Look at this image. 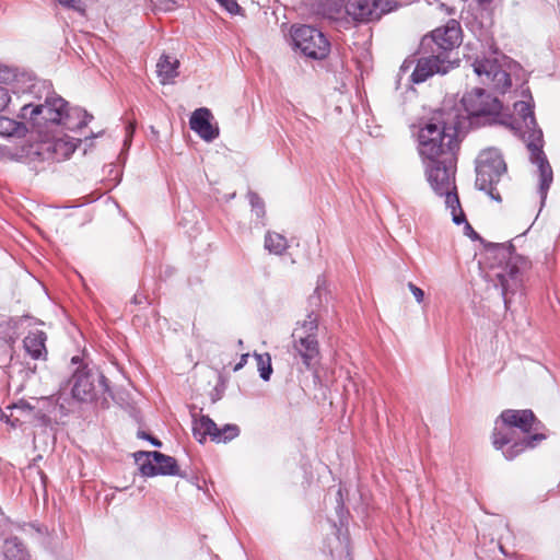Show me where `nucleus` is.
<instances>
[{
    "instance_id": "423d86ee",
    "label": "nucleus",
    "mask_w": 560,
    "mask_h": 560,
    "mask_svg": "<svg viewBox=\"0 0 560 560\" xmlns=\"http://www.w3.org/2000/svg\"><path fill=\"white\" fill-rule=\"evenodd\" d=\"M71 363L77 366L71 378L74 399L90 402L98 397L106 399L107 393L110 395L107 378L98 370L88 368L79 355H74Z\"/></svg>"
},
{
    "instance_id": "a19ab883",
    "label": "nucleus",
    "mask_w": 560,
    "mask_h": 560,
    "mask_svg": "<svg viewBox=\"0 0 560 560\" xmlns=\"http://www.w3.org/2000/svg\"><path fill=\"white\" fill-rule=\"evenodd\" d=\"M480 4L490 3L492 0H477Z\"/></svg>"
},
{
    "instance_id": "9b49d317",
    "label": "nucleus",
    "mask_w": 560,
    "mask_h": 560,
    "mask_svg": "<svg viewBox=\"0 0 560 560\" xmlns=\"http://www.w3.org/2000/svg\"><path fill=\"white\" fill-rule=\"evenodd\" d=\"M135 460L143 477L177 476L186 478L187 474L179 469L177 460L158 451L135 453Z\"/></svg>"
},
{
    "instance_id": "393cba45",
    "label": "nucleus",
    "mask_w": 560,
    "mask_h": 560,
    "mask_svg": "<svg viewBox=\"0 0 560 560\" xmlns=\"http://www.w3.org/2000/svg\"><path fill=\"white\" fill-rule=\"evenodd\" d=\"M3 555L5 560H31L27 549L18 537L5 539Z\"/></svg>"
},
{
    "instance_id": "7ed1b4c3",
    "label": "nucleus",
    "mask_w": 560,
    "mask_h": 560,
    "mask_svg": "<svg viewBox=\"0 0 560 560\" xmlns=\"http://www.w3.org/2000/svg\"><path fill=\"white\" fill-rule=\"evenodd\" d=\"M439 114L420 124L417 141L422 162L455 156L459 149L458 132L463 122L457 113Z\"/></svg>"
},
{
    "instance_id": "c756f323",
    "label": "nucleus",
    "mask_w": 560,
    "mask_h": 560,
    "mask_svg": "<svg viewBox=\"0 0 560 560\" xmlns=\"http://www.w3.org/2000/svg\"><path fill=\"white\" fill-rule=\"evenodd\" d=\"M247 199L252 208V212L256 217L257 220L262 221L266 215V209H265V202L259 197V195L253 190H249L247 192ZM261 225H265L264 222H261Z\"/></svg>"
},
{
    "instance_id": "39448f33",
    "label": "nucleus",
    "mask_w": 560,
    "mask_h": 560,
    "mask_svg": "<svg viewBox=\"0 0 560 560\" xmlns=\"http://www.w3.org/2000/svg\"><path fill=\"white\" fill-rule=\"evenodd\" d=\"M456 163V155L422 162L427 182L436 196L445 198L447 209L459 208L455 182Z\"/></svg>"
},
{
    "instance_id": "2f4dec72",
    "label": "nucleus",
    "mask_w": 560,
    "mask_h": 560,
    "mask_svg": "<svg viewBox=\"0 0 560 560\" xmlns=\"http://www.w3.org/2000/svg\"><path fill=\"white\" fill-rule=\"evenodd\" d=\"M153 12H171L179 7V0H150Z\"/></svg>"
},
{
    "instance_id": "5701e85b",
    "label": "nucleus",
    "mask_w": 560,
    "mask_h": 560,
    "mask_svg": "<svg viewBox=\"0 0 560 560\" xmlns=\"http://www.w3.org/2000/svg\"><path fill=\"white\" fill-rule=\"evenodd\" d=\"M179 61L175 57L162 55L156 63V72L162 84L171 83L178 75Z\"/></svg>"
},
{
    "instance_id": "cd10ccee",
    "label": "nucleus",
    "mask_w": 560,
    "mask_h": 560,
    "mask_svg": "<svg viewBox=\"0 0 560 560\" xmlns=\"http://www.w3.org/2000/svg\"><path fill=\"white\" fill-rule=\"evenodd\" d=\"M450 210H451V214H452V221L456 225L465 224V226H464L465 235L469 236L472 240L479 237V235L475 232L472 226L467 221L466 215H465L460 205H459V208H454V209H450Z\"/></svg>"
},
{
    "instance_id": "c9c22d12",
    "label": "nucleus",
    "mask_w": 560,
    "mask_h": 560,
    "mask_svg": "<svg viewBox=\"0 0 560 560\" xmlns=\"http://www.w3.org/2000/svg\"><path fill=\"white\" fill-rule=\"evenodd\" d=\"M137 436L142 440L149 441L153 446L161 447L162 442L144 431H138Z\"/></svg>"
},
{
    "instance_id": "f257e3e1",
    "label": "nucleus",
    "mask_w": 560,
    "mask_h": 560,
    "mask_svg": "<svg viewBox=\"0 0 560 560\" xmlns=\"http://www.w3.org/2000/svg\"><path fill=\"white\" fill-rule=\"evenodd\" d=\"M18 118L25 120L39 136L78 131L93 119L85 109L70 106L48 80H36L22 97Z\"/></svg>"
},
{
    "instance_id": "9d476101",
    "label": "nucleus",
    "mask_w": 560,
    "mask_h": 560,
    "mask_svg": "<svg viewBox=\"0 0 560 560\" xmlns=\"http://www.w3.org/2000/svg\"><path fill=\"white\" fill-rule=\"evenodd\" d=\"M518 431L510 424L502 422L500 417L495 421L492 432V444L497 450H502L506 459L512 460L527 448H534L546 439L542 433H534L520 438Z\"/></svg>"
},
{
    "instance_id": "c03bdc74",
    "label": "nucleus",
    "mask_w": 560,
    "mask_h": 560,
    "mask_svg": "<svg viewBox=\"0 0 560 560\" xmlns=\"http://www.w3.org/2000/svg\"><path fill=\"white\" fill-rule=\"evenodd\" d=\"M40 478L43 481H45V475L43 472H40Z\"/></svg>"
},
{
    "instance_id": "f8f14e48",
    "label": "nucleus",
    "mask_w": 560,
    "mask_h": 560,
    "mask_svg": "<svg viewBox=\"0 0 560 560\" xmlns=\"http://www.w3.org/2000/svg\"><path fill=\"white\" fill-rule=\"evenodd\" d=\"M294 47L311 59L320 60L328 56L330 43L317 28L310 25H301L292 28Z\"/></svg>"
},
{
    "instance_id": "58836bf2",
    "label": "nucleus",
    "mask_w": 560,
    "mask_h": 560,
    "mask_svg": "<svg viewBox=\"0 0 560 560\" xmlns=\"http://www.w3.org/2000/svg\"><path fill=\"white\" fill-rule=\"evenodd\" d=\"M249 354L248 353H244L241 355V359L240 361L236 363V365L234 366V371H238L241 370L246 363H247V359H248Z\"/></svg>"
},
{
    "instance_id": "79ce46f5",
    "label": "nucleus",
    "mask_w": 560,
    "mask_h": 560,
    "mask_svg": "<svg viewBox=\"0 0 560 560\" xmlns=\"http://www.w3.org/2000/svg\"><path fill=\"white\" fill-rule=\"evenodd\" d=\"M132 302H133L135 304L141 303V301L138 299V296H137V295H135V296H133Z\"/></svg>"
},
{
    "instance_id": "b1692460",
    "label": "nucleus",
    "mask_w": 560,
    "mask_h": 560,
    "mask_svg": "<svg viewBox=\"0 0 560 560\" xmlns=\"http://www.w3.org/2000/svg\"><path fill=\"white\" fill-rule=\"evenodd\" d=\"M215 432L217 423L209 416H201L199 419H194L192 435L199 443L206 442L208 436L214 441Z\"/></svg>"
},
{
    "instance_id": "a878e982",
    "label": "nucleus",
    "mask_w": 560,
    "mask_h": 560,
    "mask_svg": "<svg viewBox=\"0 0 560 560\" xmlns=\"http://www.w3.org/2000/svg\"><path fill=\"white\" fill-rule=\"evenodd\" d=\"M289 247L287 238L276 232H267L265 235V248L273 255H282Z\"/></svg>"
},
{
    "instance_id": "f704fd0d",
    "label": "nucleus",
    "mask_w": 560,
    "mask_h": 560,
    "mask_svg": "<svg viewBox=\"0 0 560 560\" xmlns=\"http://www.w3.org/2000/svg\"><path fill=\"white\" fill-rule=\"evenodd\" d=\"M408 288H409L410 292L412 293V295L415 296L416 301L418 303H421L424 299L423 290L420 289L419 287H417L416 284H413L412 282L408 283Z\"/></svg>"
},
{
    "instance_id": "6ab92c4d",
    "label": "nucleus",
    "mask_w": 560,
    "mask_h": 560,
    "mask_svg": "<svg viewBox=\"0 0 560 560\" xmlns=\"http://www.w3.org/2000/svg\"><path fill=\"white\" fill-rule=\"evenodd\" d=\"M212 118L209 108L200 107L192 112L189 119L190 129L207 142H212L220 135L219 127L211 124Z\"/></svg>"
},
{
    "instance_id": "37998d69",
    "label": "nucleus",
    "mask_w": 560,
    "mask_h": 560,
    "mask_svg": "<svg viewBox=\"0 0 560 560\" xmlns=\"http://www.w3.org/2000/svg\"><path fill=\"white\" fill-rule=\"evenodd\" d=\"M353 387H354L355 393H358L359 388H358V385L355 383H353Z\"/></svg>"
},
{
    "instance_id": "1a4fd4ad",
    "label": "nucleus",
    "mask_w": 560,
    "mask_h": 560,
    "mask_svg": "<svg viewBox=\"0 0 560 560\" xmlns=\"http://www.w3.org/2000/svg\"><path fill=\"white\" fill-rule=\"evenodd\" d=\"M317 331L318 316L314 312H310L304 320L298 322L292 332L294 353L301 358L307 370L312 369L319 357Z\"/></svg>"
},
{
    "instance_id": "4468645a",
    "label": "nucleus",
    "mask_w": 560,
    "mask_h": 560,
    "mask_svg": "<svg viewBox=\"0 0 560 560\" xmlns=\"http://www.w3.org/2000/svg\"><path fill=\"white\" fill-rule=\"evenodd\" d=\"M472 68L481 83L497 92L505 93L512 85L511 75L502 69L497 59L476 58Z\"/></svg>"
},
{
    "instance_id": "6e6552de",
    "label": "nucleus",
    "mask_w": 560,
    "mask_h": 560,
    "mask_svg": "<svg viewBox=\"0 0 560 560\" xmlns=\"http://www.w3.org/2000/svg\"><path fill=\"white\" fill-rule=\"evenodd\" d=\"M462 43V27L458 21L450 20L441 27L435 28L430 35L422 38L421 47L424 52L432 55L436 60H447L451 68L456 63L452 55Z\"/></svg>"
},
{
    "instance_id": "473e14b6",
    "label": "nucleus",
    "mask_w": 560,
    "mask_h": 560,
    "mask_svg": "<svg viewBox=\"0 0 560 560\" xmlns=\"http://www.w3.org/2000/svg\"><path fill=\"white\" fill-rule=\"evenodd\" d=\"M60 5L66 9L73 10L81 15L85 14V4L82 0H56Z\"/></svg>"
},
{
    "instance_id": "aec40b11",
    "label": "nucleus",
    "mask_w": 560,
    "mask_h": 560,
    "mask_svg": "<svg viewBox=\"0 0 560 560\" xmlns=\"http://www.w3.org/2000/svg\"><path fill=\"white\" fill-rule=\"evenodd\" d=\"M452 68L448 65L447 60L434 58L429 54L428 57L419 58L417 65L410 75V79L413 83L419 84L424 82L428 78L432 77L435 73L445 74Z\"/></svg>"
},
{
    "instance_id": "2eb2a0df",
    "label": "nucleus",
    "mask_w": 560,
    "mask_h": 560,
    "mask_svg": "<svg viewBox=\"0 0 560 560\" xmlns=\"http://www.w3.org/2000/svg\"><path fill=\"white\" fill-rule=\"evenodd\" d=\"M13 113H15V102L9 89L0 84V137L22 138L27 133L28 124L25 120H16L5 115Z\"/></svg>"
},
{
    "instance_id": "4c0bfd02",
    "label": "nucleus",
    "mask_w": 560,
    "mask_h": 560,
    "mask_svg": "<svg viewBox=\"0 0 560 560\" xmlns=\"http://www.w3.org/2000/svg\"><path fill=\"white\" fill-rule=\"evenodd\" d=\"M324 283H325V279L319 277L318 280H317V287L315 289L314 295L311 296L312 301L314 299L319 300L320 288H322V284H324Z\"/></svg>"
},
{
    "instance_id": "72a5a7b5",
    "label": "nucleus",
    "mask_w": 560,
    "mask_h": 560,
    "mask_svg": "<svg viewBox=\"0 0 560 560\" xmlns=\"http://www.w3.org/2000/svg\"><path fill=\"white\" fill-rule=\"evenodd\" d=\"M229 13L236 14L241 11V7L235 0H217Z\"/></svg>"
},
{
    "instance_id": "412c9836",
    "label": "nucleus",
    "mask_w": 560,
    "mask_h": 560,
    "mask_svg": "<svg viewBox=\"0 0 560 560\" xmlns=\"http://www.w3.org/2000/svg\"><path fill=\"white\" fill-rule=\"evenodd\" d=\"M19 339L16 324L11 320L0 323V364H7L12 360L13 348Z\"/></svg>"
},
{
    "instance_id": "dca6fc26",
    "label": "nucleus",
    "mask_w": 560,
    "mask_h": 560,
    "mask_svg": "<svg viewBox=\"0 0 560 560\" xmlns=\"http://www.w3.org/2000/svg\"><path fill=\"white\" fill-rule=\"evenodd\" d=\"M48 133L43 136L38 154L43 160H51L52 162H61L71 156L75 149L80 145L81 139L62 135L61 137Z\"/></svg>"
},
{
    "instance_id": "20e7f679",
    "label": "nucleus",
    "mask_w": 560,
    "mask_h": 560,
    "mask_svg": "<svg viewBox=\"0 0 560 560\" xmlns=\"http://www.w3.org/2000/svg\"><path fill=\"white\" fill-rule=\"evenodd\" d=\"M460 103L466 113L465 117L459 116L463 128L466 120H469L470 125L477 126L498 124L511 129L517 128L515 118L504 110L501 101L481 88H475L465 93Z\"/></svg>"
},
{
    "instance_id": "f3484780",
    "label": "nucleus",
    "mask_w": 560,
    "mask_h": 560,
    "mask_svg": "<svg viewBox=\"0 0 560 560\" xmlns=\"http://www.w3.org/2000/svg\"><path fill=\"white\" fill-rule=\"evenodd\" d=\"M345 8L347 14L359 23L377 21L392 11L389 1L385 0H348Z\"/></svg>"
},
{
    "instance_id": "c85d7f7f",
    "label": "nucleus",
    "mask_w": 560,
    "mask_h": 560,
    "mask_svg": "<svg viewBox=\"0 0 560 560\" xmlns=\"http://www.w3.org/2000/svg\"><path fill=\"white\" fill-rule=\"evenodd\" d=\"M261 380L269 381L272 374L271 357L269 353H254Z\"/></svg>"
},
{
    "instance_id": "a211bd4d",
    "label": "nucleus",
    "mask_w": 560,
    "mask_h": 560,
    "mask_svg": "<svg viewBox=\"0 0 560 560\" xmlns=\"http://www.w3.org/2000/svg\"><path fill=\"white\" fill-rule=\"evenodd\" d=\"M500 419L518 431L522 436L532 435L530 432L537 430V419L530 409H506L501 412Z\"/></svg>"
},
{
    "instance_id": "7c9ffc66",
    "label": "nucleus",
    "mask_w": 560,
    "mask_h": 560,
    "mask_svg": "<svg viewBox=\"0 0 560 560\" xmlns=\"http://www.w3.org/2000/svg\"><path fill=\"white\" fill-rule=\"evenodd\" d=\"M240 435V428L236 424H225L221 429L217 427L214 442L226 443Z\"/></svg>"
},
{
    "instance_id": "bb28decb",
    "label": "nucleus",
    "mask_w": 560,
    "mask_h": 560,
    "mask_svg": "<svg viewBox=\"0 0 560 560\" xmlns=\"http://www.w3.org/2000/svg\"><path fill=\"white\" fill-rule=\"evenodd\" d=\"M514 109L526 128L532 129L536 126L533 107L529 103L524 101L515 102Z\"/></svg>"
},
{
    "instance_id": "f03ea898",
    "label": "nucleus",
    "mask_w": 560,
    "mask_h": 560,
    "mask_svg": "<svg viewBox=\"0 0 560 560\" xmlns=\"http://www.w3.org/2000/svg\"><path fill=\"white\" fill-rule=\"evenodd\" d=\"M488 278L501 288V294L506 308L515 296L522 298L524 283L530 270L528 258L518 255L512 243L492 244L486 252Z\"/></svg>"
},
{
    "instance_id": "ddd939ff",
    "label": "nucleus",
    "mask_w": 560,
    "mask_h": 560,
    "mask_svg": "<svg viewBox=\"0 0 560 560\" xmlns=\"http://www.w3.org/2000/svg\"><path fill=\"white\" fill-rule=\"evenodd\" d=\"M530 140L527 143L529 151V160L537 166L538 171V194L540 197L541 207L545 205L548 190L553 182V172L549 164L544 151H542V133L540 130L533 131Z\"/></svg>"
},
{
    "instance_id": "ea45409f",
    "label": "nucleus",
    "mask_w": 560,
    "mask_h": 560,
    "mask_svg": "<svg viewBox=\"0 0 560 560\" xmlns=\"http://www.w3.org/2000/svg\"><path fill=\"white\" fill-rule=\"evenodd\" d=\"M1 420H2V421H4L5 423L11 424L12 427H16V425H18V422H19V420H18V419H15V420H11V419H10V417H9L8 415H5V413H3V415L1 416Z\"/></svg>"
},
{
    "instance_id": "e433bc0d",
    "label": "nucleus",
    "mask_w": 560,
    "mask_h": 560,
    "mask_svg": "<svg viewBox=\"0 0 560 560\" xmlns=\"http://www.w3.org/2000/svg\"><path fill=\"white\" fill-rule=\"evenodd\" d=\"M343 510H345V504H343L342 489L339 488V490L337 492V514L340 520L342 518Z\"/></svg>"
},
{
    "instance_id": "4be33fe9",
    "label": "nucleus",
    "mask_w": 560,
    "mask_h": 560,
    "mask_svg": "<svg viewBox=\"0 0 560 560\" xmlns=\"http://www.w3.org/2000/svg\"><path fill=\"white\" fill-rule=\"evenodd\" d=\"M47 336L42 330L31 331L24 338V349L34 360L45 359L47 355L46 350Z\"/></svg>"
},
{
    "instance_id": "0eeeda50",
    "label": "nucleus",
    "mask_w": 560,
    "mask_h": 560,
    "mask_svg": "<svg viewBox=\"0 0 560 560\" xmlns=\"http://www.w3.org/2000/svg\"><path fill=\"white\" fill-rule=\"evenodd\" d=\"M476 186L495 201H501L497 185L506 174V164L498 149L490 148L480 152L476 165Z\"/></svg>"
}]
</instances>
